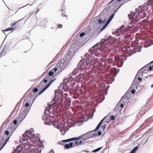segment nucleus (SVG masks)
<instances>
[{"mask_svg": "<svg viewBox=\"0 0 153 153\" xmlns=\"http://www.w3.org/2000/svg\"><path fill=\"white\" fill-rule=\"evenodd\" d=\"M121 39H101L100 42L97 43L91 48L88 52L85 54V57H87L89 59L91 56H93L95 55L97 56L100 53L98 48L102 46H105L106 48L114 45L117 46H123L124 45V42Z\"/></svg>", "mask_w": 153, "mask_h": 153, "instance_id": "obj_1", "label": "nucleus"}, {"mask_svg": "<svg viewBox=\"0 0 153 153\" xmlns=\"http://www.w3.org/2000/svg\"><path fill=\"white\" fill-rule=\"evenodd\" d=\"M34 129L31 128L30 129L25 131L24 133L22 134L21 138L22 141H19L21 144L23 145L25 149H31L33 146L39 144V149L43 145V143L41 142L40 138L38 136H35L34 133Z\"/></svg>", "mask_w": 153, "mask_h": 153, "instance_id": "obj_2", "label": "nucleus"}, {"mask_svg": "<svg viewBox=\"0 0 153 153\" xmlns=\"http://www.w3.org/2000/svg\"><path fill=\"white\" fill-rule=\"evenodd\" d=\"M148 68V65H146L137 72L132 82V85L133 87H135L136 89H137L138 87L140 85L139 82L142 81L143 74L147 73L149 71Z\"/></svg>", "mask_w": 153, "mask_h": 153, "instance_id": "obj_3", "label": "nucleus"}, {"mask_svg": "<svg viewBox=\"0 0 153 153\" xmlns=\"http://www.w3.org/2000/svg\"><path fill=\"white\" fill-rule=\"evenodd\" d=\"M86 39H75V40L73 42L70 48L68 51L66 58L70 59V55L73 53L72 56H74L78 50L81 47L83 46L86 42L83 44H81V42L84 39L85 40Z\"/></svg>", "mask_w": 153, "mask_h": 153, "instance_id": "obj_4", "label": "nucleus"}, {"mask_svg": "<svg viewBox=\"0 0 153 153\" xmlns=\"http://www.w3.org/2000/svg\"><path fill=\"white\" fill-rule=\"evenodd\" d=\"M82 60H80L77 65V67L74 68L72 72L68 75V78L72 77L73 78L80 79L82 77L83 75L82 74H79L77 75L75 77H73L72 76L75 75L79 71H82L83 69L82 65H81V62Z\"/></svg>", "mask_w": 153, "mask_h": 153, "instance_id": "obj_5", "label": "nucleus"}, {"mask_svg": "<svg viewBox=\"0 0 153 153\" xmlns=\"http://www.w3.org/2000/svg\"><path fill=\"white\" fill-rule=\"evenodd\" d=\"M143 8L141 6L139 7L138 9H136V11L134 13L129 14L128 16L130 19L134 20L135 21H138L142 18V15L141 14Z\"/></svg>", "mask_w": 153, "mask_h": 153, "instance_id": "obj_6", "label": "nucleus"}, {"mask_svg": "<svg viewBox=\"0 0 153 153\" xmlns=\"http://www.w3.org/2000/svg\"><path fill=\"white\" fill-rule=\"evenodd\" d=\"M55 96L52 101L51 105H54V106L59 107L63 103V100L59 97L60 95L58 89L54 91Z\"/></svg>", "mask_w": 153, "mask_h": 153, "instance_id": "obj_7", "label": "nucleus"}, {"mask_svg": "<svg viewBox=\"0 0 153 153\" xmlns=\"http://www.w3.org/2000/svg\"><path fill=\"white\" fill-rule=\"evenodd\" d=\"M51 109V108L50 107H46L45 110L44 114L42 116V119L43 120H45L44 123L45 125L48 126L51 125L52 123L50 122L51 121V119L48 116L50 114V110Z\"/></svg>", "mask_w": 153, "mask_h": 153, "instance_id": "obj_8", "label": "nucleus"}, {"mask_svg": "<svg viewBox=\"0 0 153 153\" xmlns=\"http://www.w3.org/2000/svg\"><path fill=\"white\" fill-rule=\"evenodd\" d=\"M86 59L83 58L80 60H82L81 62V65H82L83 71L84 69L85 70H88L90 69L92 66V64L91 63V60L92 59V57L91 56V58L88 59V58L85 57Z\"/></svg>", "mask_w": 153, "mask_h": 153, "instance_id": "obj_9", "label": "nucleus"}, {"mask_svg": "<svg viewBox=\"0 0 153 153\" xmlns=\"http://www.w3.org/2000/svg\"><path fill=\"white\" fill-rule=\"evenodd\" d=\"M71 58L68 59L66 58L65 60H63L62 62V61H61L57 64L56 66H58L57 67L59 69L60 72H62L68 65L70 61L71 60Z\"/></svg>", "mask_w": 153, "mask_h": 153, "instance_id": "obj_10", "label": "nucleus"}, {"mask_svg": "<svg viewBox=\"0 0 153 153\" xmlns=\"http://www.w3.org/2000/svg\"><path fill=\"white\" fill-rule=\"evenodd\" d=\"M27 115L24 112H22L19 114L18 117H16L14 120L11 122L14 125H16L18 123V126L19 123H20L26 117Z\"/></svg>", "mask_w": 153, "mask_h": 153, "instance_id": "obj_11", "label": "nucleus"}, {"mask_svg": "<svg viewBox=\"0 0 153 153\" xmlns=\"http://www.w3.org/2000/svg\"><path fill=\"white\" fill-rule=\"evenodd\" d=\"M18 125H14L13 123L11 122L10 124L8 125V127L7 128V129L9 131V132L10 133V134L9 137H7L6 141L7 140V139H8V140H9L10 137L11 136L13 133V132L17 128Z\"/></svg>", "mask_w": 153, "mask_h": 153, "instance_id": "obj_12", "label": "nucleus"}, {"mask_svg": "<svg viewBox=\"0 0 153 153\" xmlns=\"http://www.w3.org/2000/svg\"><path fill=\"white\" fill-rule=\"evenodd\" d=\"M11 44L10 42L7 43L4 46L2 51L0 53V54L2 57V56H4L7 53V52L5 51L9 50L10 48V46Z\"/></svg>", "mask_w": 153, "mask_h": 153, "instance_id": "obj_13", "label": "nucleus"}, {"mask_svg": "<svg viewBox=\"0 0 153 153\" xmlns=\"http://www.w3.org/2000/svg\"><path fill=\"white\" fill-rule=\"evenodd\" d=\"M123 28L124 27V26H122L120 28L117 30V31H116L115 35L116 36H120L121 34H122L123 33L126 34L127 32L126 31L124 32L123 31V30H124V29H123Z\"/></svg>", "mask_w": 153, "mask_h": 153, "instance_id": "obj_14", "label": "nucleus"}, {"mask_svg": "<svg viewBox=\"0 0 153 153\" xmlns=\"http://www.w3.org/2000/svg\"><path fill=\"white\" fill-rule=\"evenodd\" d=\"M30 103L28 102V101H27L24 106L25 108L24 110L22 111V112H24L26 114V115L28 114L30 109L31 106L28 108V107L30 106Z\"/></svg>", "mask_w": 153, "mask_h": 153, "instance_id": "obj_15", "label": "nucleus"}, {"mask_svg": "<svg viewBox=\"0 0 153 153\" xmlns=\"http://www.w3.org/2000/svg\"><path fill=\"white\" fill-rule=\"evenodd\" d=\"M144 43L147 44V45L144 47L145 48H148L153 45V39H145Z\"/></svg>", "mask_w": 153, "mask_h": 153, "instance_id": "obj_16", "label": "nucleus"}, {"mask_svg": "<svg viewBox=\"0 0 153 153\" xmlns=\"http://www.w3.org/2000/svg\"><path fill=\"white\" fill-rule=\"evenodd\" d=\"M114 14H112L109 17L108 20L107 21L106 24L104 25V26L102 28L101 30V31H102L109 24L110 22L111 21L113 18Z\"/></svg>", "mask_w": 153, "mask_h": 153, "instance_id": "obj_17", "label": "nucleus"}, {"mask_svg": "<svg viewBox=\"0 0 153 153\" xmlns=\"http://www.w3.org/2000/svg\"><path fill=\"white\" fill-rule=\"evenodd\" d=\"M41 149L38 148L36 146H34L33 148L31 149L30 152L29 153H41Z\"/></svg>", "mask_w": 153, "mask_h": 153, "instance_id": "obj_18", "label": "nucleus"}, {"mask_svg": "<svg viewBox=\"0 0 153 153\" xmlns=\"http://www.w3.org/2000/svg\"><path fill=\"white\" fill-rule=\"evenodd\" d=\"M74 142H71L69 143H66L64 144V149H67L74 147L75 146L74 145Z\"/></svg>", "mask_w": 153, "mask_h": 153, "instance_id": "obj_19", "label": "nucleus"}, {"mask_svg": "<svg viewBox=\"0 0 153 153\" xmlns=\"http://www.w3.org/2000/svg\"><path fill=\"white\" fill-rule=\"evenodd\" d=\"M119 104H117L113 110L114 112H116V113L115 114L116 117L120 113V111L121 110L119 109Z\"/></svg>", "mask_w": 153, "mask_h": 153, "instance_id": "obj_20", "label": "nucleus"}, {"mask_svg": "<svg viewBox=\"0 0 153 153\" xmlns=\"http://www.w3.org/2000/svg\"><path fill=\"white\" fill-rule=\"evenodd\" d=\"M10 133L9 132V131L6 129L4 132V135L2 137L3 139H5L4 142L6 141L7 137L10 136Z\"/></svg>", "mask_w": 153, "mask_h": 153, "instance_id": "obj_21", "label": "nucleus"}, {"mask_svg": "<svg viewBox=\"0 0 153 153\" xmlns=\"http://www.w3.org/2000/svg\"><path fill=\"white\" fill-rule=\"evenodd\" d=\"M94 130H95V129L94 130L91 131H90L88 132V133H89L90 138H92L95 136H97V133L94 132V133H92L94 132L97 131H94Z\"/></svg>", "mask_w": 153, "mask_h": 153, "instance_id": "obj_22", "label": "nucleus"}, {"mask_svg": "<svg viewBox=\"0 0 153 153\" xmlns=\"http://www.w3.org/2000/svg\"><path fill=\"white\" fill-rule=\"evenodd\" d=\"M82 135H83V136L82 137V140L84 141H86L87 139L90 138L88 132H87L85 134H82Z\"/></svg>", "mask_w": 153, "mask_h": 153, "instance_id": "obj_23", "label": "nucleus"}, {"mask_svg": "<svg viewBox=\"0 0 153 153\" xmlns=\"http://www.w3.org/2000/svg\"><path fill=\"white\" fill-rule=\"evenodd\" d=\"M104 121V119H102L100 121V123L98 124L97 126L96 127V128H95L94 131H97L98 130H99L100 128L102 126V124L103 121Z\"/></svg>", "mask_w": 153, "mask_h": 153, "instance_id": "obj_24", "label": "nucleus"}, {"mask_svg": "<svg viewBox=\"0 0 153 153\" xmlns=\"http://www.w3.org/2000/svg\"><path fill=\"white\" fill-rule=\"evenodd\" d=\"M68 96V94L67 93H63V91H61L60 92V97H61V98L63 100V98H64L65 99H66Z\"/></svg>", "mask_w": 153, "mask_h": 153, "instance_id": "obj_25", "label": "nucleus"}, {"mask_svg": "<svg viewBox=\"0 0 153 153\" xmlns=\"http://www.w3.org/2000/svg\"><path fill=\"white\" fill-rule=\"evenodd\" d=\"M19 102H19L17 103L14 109L13 110V111H12L11 113V114H13L15 112H16V113L17 112L19 108V107H18L17 109H16V108L18 107V106L19 104Z\"/></svg>", "mask_w": 153, "mask_h": 153, "instance_id": "obj_26", "label": "nucleus"}, {"mask_svg": "<svg viewBox=\"0 0 153 153\" xmlns=\"http://www.w3.org/2000/svg\"><path fill=\"white\" fill-rule=\"evenodd\" d=\"M134 35L133 33H128V34L126 35L125 38H132L134 37L133 36Z\"/></svg>", "mask_w": 153, "mask_h": 153, "instance_id": "obj_27", "label": "nucleus"}, {"mask_svg": "<svg viewBox=\"0 0 153 153\" xmlns=\"http://www.w3.org/2000/svg\"><path fill=\"white\" fill-rule=\"evenodd\" d=\"M45 83L44 82V79H43L39 84V85L38 86V88L39 89H41V87H43L44 85H45Z\"/></svg>", "mask_w": 153, "mask_h": 153, "instance_id": "obj_28", "label": "nucleus"}, {"mask_svg": "<svg viewBox=\"0 0 153 153\" xmlns=\"http://www.w3.org/2000/svg\"><path fill=\"white\" fill-rule=\"evenodd\" d=\"M48 76H50L53 78H54L55 77V75H54V72L52 70H50L48 73Z\"/></svg>", "mask_w": 153, "mask_h": 153, "instance_id": "obj_29", "label": "nucleus"}, {"mask_svg": "<svg viewBox=\"0 0 153 153\" xmlns=\"http://www.w3.org/2000/svg\"><path fill=\"white\" fill-rule=\"evenodd\" d=\"M50 76H48V74L45 76V77L43 78V79H44V81L45 83L47 82L48 80L50 79Z\"/></svg>", "mask_w": 153, "mask_h": 153, "instance_id": "obj_30", "label": "nucleus"}, {"mask_svg": "<svg viewBox=\"0 0 153 153\" xmlns=\"http://www.w3.org/2000/svg\"><path fill=\"white\" fill-rule=\"evenodd\" d=\"M33 93L31 92V94L29 95L27 97L26 99V100L28 102L29 100H30L32 97H33Z\"/></svg>", "mask_w": 153, "mask_h": 153, "instance_id": "obj_31", "label": "nucleus"}, {"mask_svg": "<svg viewBox=\"0 0 153 153\" xmlns=\"http://www.w3.org/2000/svg\"><path fill=\"white\" fill-rule=\"evenodd\" d=\"M52 124L53 126L55 128L57 129H60V125H59V122H57V123H53Z\"/></svg>", "mask_w": 153, "mask_h": 153, "instance_id": "obj_32", "label": "nucleus"}, {"mask_svg": "<svg viewBox=\"0 0 153 153\" xmlns=\"http://www.w3.org/2000/svg\"><path fill=\"white\" fill-rule=\"evenodd\" d=\"M127 95V93H125V94L123 95V96L121 99L120 100V102L123 99H128L129 97Z\"/></svg>", "mask_w": 153, "mask_h": 153, "instance_id": "obj_33", "label": "nucleus"}, {"mask_svg": "<svg viewBox=\"0 0 153 153\" xmlns=\"http://www.w3.org/2000/svg\"><path fill=\"white\" fill-rule=\"evenodd\" d=\"M140 143L139 144H138V145L137 146H135L132 150L131 151H133L134 153H135L136 151L138 149L139 146L140 145Z\"/></svg>", "mask_w": 153, "mask_h": 153, "instance_id": "obj_34", "label": "nucleus"}, {"mask_svg": "<svg viewBox=\"0 0 153 153\" xmlns=\"http://www.w3.org/2000/svg\"><path fill=\"white\" fill-rule=\"evenodd\" d=\"M103 147L102 146V147H100L98 148H97V149H94V150H93L91 152H93L94 153H96L97 152H98L99 151H100L101 149Z\"/></svg>", "mask_w": 153, "mask_h": 153, "instance_id": "obj_35", "label": "nucleus"}, {"mask_svg": "<svg viewBox=\"0 0 153 153\" xmlns=\"http://www.w3.org/2000/svg\"><path fill=\"white\" fill-rule=\"evenodd\" d=\"M39 89V88H38H38H37L36 87H35L33 88V89L32 90V91L33 92H32V93H34V94H33V96L34 95V94H36V93H37Z\"/></svg>", "mask_w": 153, "mask_h": 153, "instance_id": "obj_36", "label": "nucleus"}, {"mask_svg": "<svg viewBox=\"0 0 153 153\" xmlns=\"http://www.w3.org/2000/svg\"><path fill=\"white\" fill-rule=\"evenodd\" d=\"M121 102V101L120 102L119 101L118 104H119V109L121 110L124 107V104L122 103V102L121 103H120V102Z\"/></svg>", "mask_w": 153, "mask_h": 153, "instance_id": "obj_37", "label": "nucleus"}, {"mask_svg": "<svg viewBox=\"0 0 153 153\" xmlns=\"http://www.w3.org/2000/svg\"><path fill=\"white\" fill-rule=\"evenodd\" d=\"M132 85V84H131V87L132 88H133V89L131 90V95H134V94H135V92L136 91V90L134 89V88H135V87H133Z\"/></svg>", "mask_w": 153, "mask_h": 153, "instance_id": "obj_38", "label": "nucleus"}, {"mask_svg": "<svg viewBox=\"0 0 153 153\" xmlns=\"http://www.w3.org/2000/svg\"><path fill=\"white\" fill-rule=\"evenodd\" d=\"M5 141V139H3L2 137L1 139L0 140V148L2 145L4 144Z\"/></svg>", "mask_w": 153, "mask_h": 153, "instance_id": "obj_39", "label": "nucleus"}, {"mask_svg": "<svg viewBox=\"0 0 153 153\" xmlns=\"http://www.w3.org/2000/svg\"><path fill=\"white\" fill-rule=\"evenodd\" d=\"M61 125H60V128L58 129L61 132L62 135H64L65 134L66 131H63V130L61 128Z\"/></svg>", "mask_w": 153, "mask_h": 153, "instance_id": "obj_40", "label": "nucleus"}, {"mask_svg": "<svg viewBox=\"0 0 153 153\" xmlns=\"http://www.w3.org/2000/svg\"><path fill=\"white\" fill-rule=\"evenodd\" d=\"M128 101V99H123L121 101V102H123V104H125L127 103Z\"/></svg>", "mask_w": 153, "mask_h": 153, "instance_id": "obj_41", "label": "nucleus"}, {"mask_svg": "<svg viewBox=\"0 0 153 153\" xmlns=\"http://www.w3.org/2000/svg\"><path fill=\"white\" fill-rule=\"evenodd\" d=\"M56 67L53 68L51 70L52 71L53 70V71L54 72V73L55 72H56L57 70L58 71L57 72V73H58L59 71V69L58 67H56Z\"/></svg>", "mask_w": 153, "mask_h": 153, "instance_id": "obj_42", "label": "nucleus"}, {"mask_svg": "<svg viewBox=\"0 0 153 153\" xmlns=\"http://www.w3.org/2000/svg\"><path fill=\"white\" fill-rule=\"evenodd\" d=\"M45 91V90L44 88H43L41 91H40L39 92V93L37 95V96H38V95H41L42 93H43Z\"/></svg>", "mask_w": 153, "mask_h": 153, "instance_id": "obj_43", "label": "nucleus"}, {"mask_svg": "<svg viewBox=\"0 0 153 153\" xmlns=\"http://www.w3.org/2000/svg\"><path fill=\"white\" fill-rule=\"evenodd\" d=\"M142 8H143V7H142ZM142 13L141 14H142V18H144L146 16L147 14H146V13L145 12H143V9L142 10Z\"/></svg>", "mask_w": 153, "mask_h": 153, "instance_id": "obj_44", "label": "nucleus"}, {"mask_svg": "<svg viewBox=\"0 0 153 153\" xmlns=\"http://www.w3.org/2000/svg\"><path fill=\"white\" fill-rule=\"evenodd\" d=\"M84 141L82 140H81L79 141V145H83L85 144L86 143H88V142H83Z\"/></svg>", "mask_w": 153, "mask_h": 153, "instance_id": "obj_45", "label": "nucleus"}, {"mask_svg": "<svg viewBox=\"0 0 153 153\" xmlns=\"http://www.w3.org/2000/svg\"><path fill=\"white\" fill-rule=\"evenodd\" d=\"M83 135L82 134L80 136H78V137H76V140L78 141L80 139L82 138L83 136Z\"/></svg>", "mask_w": 153, "mask_h": 153, "instance_id": "obj_46", "label": "nucleus"}, {"mask_svg": "<svg viewBox=\"0 0 153 153\" xmlns=\"http://www.w3.org/2000/svg\"><path fill=\"white\" fill-rule=\"evenodd\" d=\"M68 78V77L67 78H64L63 80V83H64L65 85H66L67 83L68 82V81H67V82H66L65 81H67Z\"/></svg>", "mask_w": 153, "mask_h": 153, "instance_id": "obj_47", "label": "nucleus"}, {"mask_svg": "<svg viewBox=\"0 0 153 153\" xmlns=\"http://www.w3.org/2000/svg\"><path fill=\"white\" fill-rule=\"evenodd\" d=\"M103 131H101V130H99L97 133V136H100L102 134V133Z\"/></svg>", "mask_w": 153, "mask_h": 153, "instance_id": "obj_48", "label": "nucleus"}, {"mask_svg": "<svg viewBox=\"0 0 153 153\" xmlns=\"http://www.w3.org/2000/svg\"><path fill=\"white\" fill-rule=\"evenodd\" d=\"M63 85V83L61 82L60 83V85L58 86V88L59 90H61V89H63V87H62V86Z\"/></svg>", "mask_w": 153, "mask_h": 153, "instance_id": "obj_49", "label": "nucleus"}, {"mask_svg": "<svg viewBox=\"0 0 153 153\" xmlns=\"http://www.w3.org/2000/svg\"><path fill=\"white\" fill-rule=\"evenodd\" d=\"M63 140H61L58 142V143L59 145H62L64 146V144H65V142H63Z\"/></svg>", "mask_w": 153, "mask_h": 153, "instance_id": "obj_50", "label": "nucleus"}, {"mask_svg": "<svg viewBox=\"0 0 153 153\" xmlns=\"http://www.w3.org/2000/svg\"><path fill=\"white\" fill-rule=\"evenodd\" d=\"M148 66V70H149V71H153V64L152 65H150Z\"/></svg>", "mask_w": 153, "mask_h": 153, "instance_id": "obj_51", "label": "nucleus"}, {"mask_svg": "<svg viewBox=\"0 0 153 153\" xmlns=\"http://www.w3.org/2000/svg\"><path fill=\"white\" fill-rule=\"evenodd\" d=\"M153 131V126L152 128H150L147 131V133L149 134L150 132Z\"/></svg>", "mask_w": 153, "mask_h": 153, "instance_id": "obj_52", "label": "nucleus"}, {"mask_svg": "<svg viewBox=\"0 0 153 153\" xmlns=\"http://www.w3.org/2000/svg\"><path fill=\"white\" fill-rule=\"evenodd\" d=\"M92 117H90L89 118H84L85 119L84 121V120L82 121V122L81 124H83L85 122L87 121H88L89 119H91L92 118Z\"/></svg>", "mask_w": 153, "mask_h": 153, "instance_id": "obj_53", "label": "nucleus"}, {"mask_svg": "<svg viewBox=\"0 0 153 153\" xmlns=\"http://www.w3.org/2000/svg\"><path fill=\"white\" fill-rule=\"evenodd\" d=\"M110 120H115V117L113 115H111L110 117Z\"/></svg>", "mask_w": 153, "mask_h": 153, "instance_id": "obj_54", "label": "nucleus"}, {"mask_svg": "<svg viewBox=\"0 0 153 153\" xmlns=\"http://www.w3.org/2000/svg\"><path fill=\"white\" fill-rule=\"evenodd\" d=\"M107 126L106 124H104L102 125L101 126L102 128V131H104L105 129L106 128V127Z\"/></svg>", "mask_w": 153, "mask_h": 153, "instance_id": "obj_55", "label": "nucleus"}, {"mask_svg": "<svg viewBox=\"0 0 153 153\" xmlns=\"http://www.w3.org/2000/svg\"><path fill=\"white\" fill-rule=\"evenodd\" d=\"M62 15L63 17L67 16V15L66 14L65 11L64 10H62Z\"/></svg>", "mask_w": 153, "mask_h": 153, "instance_id": "obj_56", "label": "nucleus"}, {"mask_svg": "<svg viewBox=\"0 0 153 153\" xmlns=\"http://www.w3.org/2000/svg\"><path fill=\"white\" fill-rule=\"evenodd\" d=\"M70 140V142L71 141H76V137H73L71 138H69Z\"/></svg>", "mask_w": 153, "mask_h": 153, "instance_id": "obj_57", "label": "nucleus"}, {"mask_svg": "<svg viewBox=\"0 0 153 153\" xmlns=\"http://www.w3.org/2000/svg\"><path fill=\"white\" fill-rule=\"evenodd\" d=\"M13 30V27H9L8 28H7L4 31H10L11 30Z\"/></svg>", "mask_w": 153, "mask_h": 153, "instance_id": "obj_58", "label": "nucleus"}, {"mask_svg": "<svg viewBox=\"0 0 153 153\" xmlns=\"http://www.w3.org/2000/svg\"><path fill=\"white\" fill-rule=\"evenodd\" d=\"M18 22V21H15L13 23H12L11 25L10 26H11L13 27Z\"/></svg>", "mask_w": 153, "mask_h": 153, "instance_id": "obj_59", "label": "nucleus"}, {"mask_svg": "<svg viewBox=\"0 0 153 153\" xmlns=\"http://www.w3.org/2000/svg\"><path fill=\"white\" fill-rule=\"evenodd\" d=\"M10 120L9 119H8V118L5 121V122L3 124H4V123H6V124H8V123H9V122L10 121Z\"/></svg>", "mask_w": 153, "mask_h": 153, "instance_id": "obj_60", "label": "nucleus"}, {"mask_svg": "<svg viewBox=\"0 0 153 153\" xmlns=\"http://www.w3.org/2000/svg\"><path fill=\"white\" fill-rule=\"evenodd\" d=\"M63 142H65V143H66L67 142H70L69 139H67L64 140L63 141Z\"/></svg>", "mask_w": 153, "mask_h": 153, "instance_id": "obj_61", "label": "nucleus"}, {"mask_svg": "<svg viewBox=\"0 0 153 153\" xmlns=\"http://www.w3.org/2000/svg\"><path fill=\"white\" fill-rule=\"evenodd\" d=\"M98 22L99 24H101L102 23H104V21H102L101 19H99L98 20Z\"/></svg>", "mask_w": 153, "mask_h": 153, "instance_id": "obj_62", "label": "nucleus"}, {"mask_svg": "<svg viewBox=\"0 0 153 153\" xmlns=\"http://www.w3.org/2000/svg\"><path fill=\"white\" fill-rule=\"evenodd\" d=\"M58 28H62L63 27V25L62 24H59L57 25Z\"/></svg>", "mask_w": 153, "mask_h": 153, "instance_id": "obj_63", "label": "nucleus"}, {"mask_svg": "<svg viewBox=\"0 0 153 153\" xmlns=\"http://www.w3.org/2000/svg\"><path fill=\"white\" fill-rule=\"evenodd\" d=\"M85 33H81L80 34H79V36L80 37H82L83 36L85 35Z\"/></svg>", "mask_w": 153, "mask_h": 153, "instance_id": "obj_64", "label": "nucleus"}]
</instances>
